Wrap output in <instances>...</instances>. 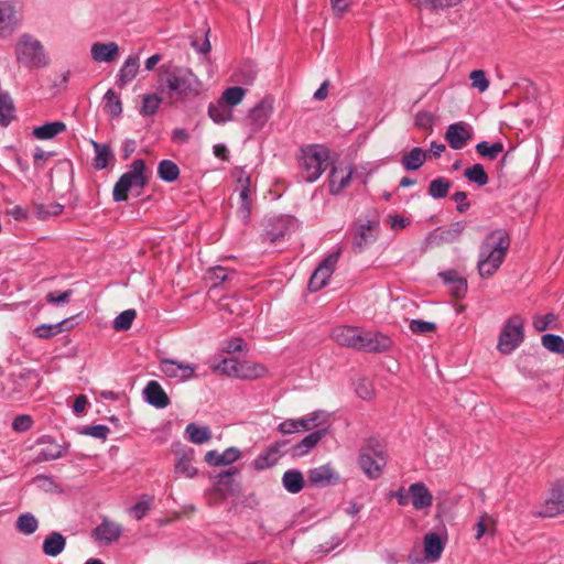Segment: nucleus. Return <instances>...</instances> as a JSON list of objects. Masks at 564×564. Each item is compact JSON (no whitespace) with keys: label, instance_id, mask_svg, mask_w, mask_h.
<instances>
[{"label":"nucleus","instance_id":"obj_9","mask_svg":"<svg viewBox=\"0 0 564 564\" xmlns=\"http://www.w3.org/2000/svg\"><path fill=\"white\" fill-rule=\"evenodd\" d=\"M535 514L542 518H554L564 514V481H557L551 487Z\"/></svg>","mask_w":564,"mask_h":564},{"label":"nucleus","instance_id":"obj_10","mask_svg":"<svg viewBox=\"0 0 564 564\" xmlns=\"http://www.w3.org/2000/svg\"><path fill=\"white\" fill-rule=\"evenodd\" d=\"M340 253L341 249L338 248L315 269L308 282V289L311 291L316 292L327 284L336 268Z\"/></svg>","mask_w":564,"mask_h":564},{"label":"nucleus","instance_id":"obj_23","mask_svg":"<svg viewBox=\"0 0 564 564\" xmlns=\"http://www.w3.org/2000/svg\"><path fill=\"white\" fill-rule=\"evenodd\" d=\"M285 442H276L261 453L254 460L253 466L258 470H263L274 466L282 456V447Z\"/></svg>","mask_w":564,"mask_h":564},{"label":"nucleus","instance_id":"obj_52","mask_svg":"<svg viewBox=\"0 0 564 564\" xmlns=\"http://www.w3.org/2000/svg\"><path fill=\"white\" fill-rule=\"evenodd\" d=\"M239 362L240 361L235 358H227L214 366L213 369L221 375L238 378Z\"/></svg>","mask_w":564,"mask_h":564},{"label":"nucleus","instance_id":"obj_39","mask_svg":"<svg viewBox=\"0 0 564 564\" xmlns=\"http://www.w3.org/2000/svg\"><path fill=\"white\" fill-rule=\"evenodd\" d=\"M91 145L95 151L94 166L97 170H104L108 166L109 161L112 159L113 154L108 144H102L96 141H91Z\"/></svg>","mask_w":564,"mask_h":564},{"label":"nucleus","instance_id":"obj_2","mask_svg":"<svg viewBox=\"0 0 564 564\" xmlns=\"http://www.w3.org/2000/svg\"><path fill=\"white\" fill-rule=\"evenodd\" d=\"M509 247V236L502 230L492 231L484 241L478 261V271L482 278L491 276L502 263Z\"/></svg>","mask_w":564,"mask_h":564},{"label":"nucleus","instance_id":"obj_12","mask_svg":"<svg viewBox=\"0 0 564 564\" xmlns=\"http://www.w3.org/2000/svg\"><path fill=\"white\" fill-rule=\"evenodd\" d=\"M378 223L375 220H358L355 228L352 249L356 253H360L365 247L373 242L377 238Z\"/></svg>","mask_w":564,"mask_h":564},{"label":"nucleus","instance_id":"obj_42","mask_svg":"<svg viewBox=\"0 0 564 564\" xmlns=\"http://www.w3.org/2000/svg\"><path fill=\"white\" fill-rule=\"evenodd\" d=\"M104 109L112 118H119L122 113V102L113 89H108L104 96Z\"/></svg>","mask_w":564,"mask_h":564},{"label":"nucleus","instance_id":"obj_3","mask_svg":"<svg viewBox=\"0 0 564 564\" xmlns=\"http://www.w3.org/2000/svg\"><path fill=\"white\" fill-rule=\"evenodd\" d=\"M329 152L326 148L312 144L301 150L299 158L300 176L303 181L315 182L327 169Z\"/></svg>","mask_w":564,"mask_h":564},{"label":"nucleus","instance_id":"obj_58","mask_svg":"<svg viewBox=\"0 0 564 564\" xmlns=\"http://www.w3.org/2000/svg\"><path fill=\"white\" fill-rule=\"evenodd\" d=\"M409 326L415 334H430L436 329V325L434 323L421 319H412Z\"/></svg>","mask_w":564,"mask_h":564},{"label":"nucleus","instance_id":"obj_41","mask_svg":"<svg viewBox=\"0 0 564 564\" xmlns=\"http://www.w3.org/2000/svg\"><path fill=\"white\" fill-rule=\"evenodd\" d=\"M165 100L164 96H159L158 94H147L142 97V106L140 108V115L143 117L154 116L162 101Z\"/></svg>","mask_w":564,"mask_h":564},{"label":"nucleus","instance_id":"obj_20","mask_svg":"<svg viewBox=\"0 0 564 564\" xmlns=\"http://www.w3.org/2000/svg\"><path fill=\"white\" fill-rule=\"evenodd\" d=\"M444 283L448 286V291L456 299H462L467 293V280L456 270H447L438 274Z\"/></svg>","mask_w":564,"mask_h":564},{"label":"nucleus","instance_id":"obj_35","mask_svg":"<svg viewBox=\"0 0 564 564\" xmlns=\"http://www.w3.org/2000/svg\"><path fill=\"white\" fill-rule=\"evenodd\" d=\"M444 550V544L436 533H429L424 538L425 557L432 561L438 560Z\"/></svg>","mask_w":564,"mask_h":564},{"label":"nucleus","instance_id":"obj_57","mask_svg":"<svg viewBox=\"0 0 564 564\" xmlns=\"http://www.w3.org/2000/svg\"><path fill=\"white\" fill-rule=\"evenodd\" d=\"M64 323H66V321H63L56 325L43 324L37 326L34 332L40 338H51L52 336L62 332V325Z\"/></svg>","mask_w":564,"mask_h":564},{"label":"nucleus","instance_id":"obj_60","mask_svg":"<svg viewBox=\"0 0 564 564\" xmlns=\"http://www.w3.org/2000/svg\"><path fill=\"white\" fill-rule=\"evenodd\" d=\"M33 420L30 415H19L12 422V429L17 432H25L31 429Z\"/></svg>","mask_w":564,"mask_h":564},{"label":"nucleus","instance_id":"obj_24","mask_svg":"<svg viewBox=\"0 0 564 564\" xmlns=\"http://www.w3.org/2000/svg\"><path fill=\"white\" fill-rule=\"evenodd\" d=\"M66 547V538L57 532L53 531L43 541L42 551L46 556L56 557L64 552Z\"/></svg>","mask_w":564,"mask_h":564},{"label":"nucleus","instance_id":"obj_47","mask_svg":"<svg viewBox=\"0 0 564 564\" xmlns=\"http://www.w3.org/2000/svg\"><path fill=\"white\" fill-rule=\"evenodd\" d=\"M464 176L478 186H484L488 183L489 178L484 169V166L479 163L474 164L470 167L465 169Z\"/></svg>","mask_w":564,"mask_h":564},{"label":"nucleus","instance_id":"obj_27","mask_svg":"<svg viewBox=\"0 0 564 564\" xmlns=\"http://www.w3.org/2000/svg\"><path fill=\"white\" fill-rule=\"evenodd\" d=\"M352 176V170L348 171L339 170L337 167H332L329 173V192L334 195L339 194L343 189H345Z\"/></svg>","mask_w":564,"mask_h":564},{"label":"nucleus","instance_id":"obj_21","mask_svg":"<svg viewBox=\"0 0 564 564\" xmlns=\"http://www.w3.org/2000/svg\"><path fill=\"white\" fill-rule=\"evenodd\" d=\"M361 330L357 327L339 326L333 330V338L340 346L359 350Z\"/></svg>","mask_w":564,"mask_h":564},{"label":"nucleus","instance_id":"obj_48","mask_svg":"<svg viewBox=\"0 0 564 564\" xmlns=\"http://www.w3.org/2000/svg\"><path fill=\"white\" fill-rule=\"evenodd\" d=\"M476 151L482 158L496 160L503 152V144L501 142L490 144L487 141H481L476 145Z\"/></svg>","mask_w":564,"mask_h":564},{"label":"nucleus","instance_id":"obj_43","mask_svg":"<svg viewBox=\"0 0 564 564\" xmlns=\"http://www.w3.org/2000/svg\"><path fill=\"white\" fill-rule=\"evenodd\" d=\"M532 326L538 332H545L549 329H557L560 327L558 316L554 313L545 315H536L533 317Z\"/></svg>","mask_w":564,"mask_h":564},{"label":"nucleus","instance_id":"obj_49","mask_svg":"<svg viewBox=\"0 0 564 564\" xmlns=\"http://www.w3.org/2000/svg\"><path fill=\"white\" fill-rule=\"evenodd\" d=\"M541 343L546 350L553 354H564V339L560 335L544 334L542 335Z\"/></svg>","mask_w":564,"mask_h":564},{"label":"nucleus","instance_id":"obj_32","mask_svg":"<svg viewBox=\"0 0 564 564\" xmlns=\"http://www.w3.org/2000/svg\"><path fill=\"white\" fill-rule=\"evenodd\" d=\"M426 160V152L419 147L413 148L410 152L404 153L401 158V164L406 171L419 170Z\"/></svg>","mask_w":564,"mask_h":564},{"label":"nucleus","instance_id":"obj_6","mask_svg":"<svg viewBox=\"0 0 564 564\" xmlns=\"http://www.w3.org/2000/svg\"><path fill=\"white\" fill-rule=\"evenodd\" d=\"M144 169L145 163L142 159H137L131 163L130 170L120 176L113 187L112 195L116 202L126 200L130 189H141L145 185Z\"/></svg>","mask_w":564,"mask_h":564},{"label":"nucleus","instance_id":"obj_17","mask_svg":"<svg viewBox=\"0 0 564 564\" xmlns=\"http://www.w3.org/2000/svg\"><path fill=\"white\" fill-rule=\"evenodd\" d=\"M122 534V527L109 519H104L93 531L96 541L111 544L119 540Z\"/></svg>","mask_w":564,"mask_h":564},{"label":"nucleus","instance_id":"obj_26","mask_svg":"<svg viewBox=\"0 0 564 564\" xmlns=\"http://www.w3.org/2000/svg\"><path fill=\"white\" fill-rule=\"evenodd\" d=\"M90 53L95 62H111L118 55L119 46L115 42H97L91 45Z\"/></svg>","mask_w":564,"mask_h":564},{"label":"nucleus","instance_id":"obj_53","mask_svg":"<svg viewBox=\"0 0 564 564\" xmlns=\"http://www.w3.org/2000/svg\"><path fill=\"white\" fill-rule=\"evenodd\" d=\"M134 317V310H126L121 312L113 321V328L119 332L129 329L132 325Z\"/></svg>","mask_w":564,"mask_h":564},{"label":"nucleus","instance_id":"obj_38","mask_svg":"<svg viewBox=\"0 0 564 564\" xmlns=\"http://www.w3.org/2000/svg\"><path fill=\"white\" fill-rule=\"evenodd\" d=\"M185 436L194 444H204L212 438V431L208 426H198L189 423L185 429Z\"/></svg>","mask_w":564,"mask_h":564},{"label":"nucleus","instance_id":"obj_64","mask_svg":"<svg viewBox=\"0 0 564 564\" xmlns=\"http://www.w3.org/2000/svg\"><path fill=\"white\" fill-rule=\"evenodd\" d=\"M243 340L239 337H235L224 343V350L228 354H234L237 351H241L243 349Z\"/></svg>","mask_w":564,"mask_h":564},{"label":"nucleus","instance_id":"obj_25","mask_svg":"<svg viewBox=\"0 0 564 564\" xmlns=\"http://www.w3.org/2000/svg\"><path fill=\"white\" fill-rule=\"evenodd\" d=\"M240 458V451L236 447H229L223 453L209 451L205 455V462L210 466L229 465Z\"/></svg>","mask_w":564,"mask_h":564},{"label":"nucleus","instance_id":"obj_11","mask_svg":"<svg viewBox=\"0 0 564 564\" xmlns=\"http://www.w3.org/2000/svg\"><path fill=\"white\" fill-rule=\"evenodd\" d=\"M159 368L165 377L180 382L188 381L195 377L196 371L195 365L170 358L162 359Z\"/></svg>","mask_w":564,"mask_h":564},{"label":"nucleus","instance_id":"obj_34","mask_svg":"<svg viewBox=\"0 0 564 564\" xmlns=\"http://www.w3.org/2000/svg\"><path fill=\"white\" fill-rule=\"evenodd\" d=\"M66 130L63 121L48 122L33 129V135L39 140H48Z\"/></svg>","mask_w":564,"mask_h":564},{"label":"nucleus","instance_id":"obj_45","mask_svg":"<svg viewBox=\"0 0 564 564\" xmlns=\"http://www.w3.org/2000/svg\"><path fill=\"white\" fill-rule=\"evenodd\" d=\"M236 274L235 271H229L224 267L210 268L206 273V280L210 283L212 288L219 286L223 282L231 280Z\"/></svg>","mask_w":564,"mask_h":564},{"label":"nucleus","instance_id":"obj_62","mask_svg":"<svg viewBox=\"0 0 564 564\" xmlns=\"http://www.w3.org/2000/svg\"><path fill=\"white\" fill-rule=\"evenodd\" d=\"M388 223L393 230L405 228L410 224V219L401 214H390Z\"/></svg>","mask_w":564,"mask_h":564},{"label":"nucleus","instance_id":"obj_46","mask_svg":"<svg viewBox=\"0 0 564 564\" xmlns=\"http://www.w3.org/2000/svg\"><path fill=\"white\" fill-rule=\"evenodd\" d=\"M158 175L162 181L172 183L178 178L180 169L173 161L163 160L159 163Z\"/></svg>","mask_w":564,"mask_h":564},{"label":"nucleus","instance_id":"obj_14","mask_svg":"<svg viewBox=\"0 0 564 564\" xmlns=\"http://www.w3.org/2000/svg\"><path fill=\"white\" fill-rule=\"evenodd\" d=\"M307 479L311 485L316 487H327L338 484L340 476L330 464H325L311 468L307 471Z\"/></svg>","mask_w":564,"mask_h":564},{"label":"nucleus","instance_id":"obj_15","mask_svg":"<svg viewBox=\"0 0 564 564\" xmlns=\"http://www.w3.org/2000/svg\"><path fill=\"white\" fill-rule=\"evenodd\" d=\"M20 23L14 6L8 1H0V39L11 36Z\"/></svg>","mask_w":564,"mask_h":564},{"label":"nucleus","instance_id":"obj_30","mask_svg":"<svg viewBox=\"0 0 564 564\" xmlns=\"http://www.w3.org/2000/svg\"><path fill=\"white\" fill-rule=\"evenodd\" d=\"M194 451L188 448L184 451V453L180 456L174 466V471L177 475L184 476L186 478H193L197 474L196 467L193 466Z\"/></svg>","mask_w":564,"mask_h":564},{"label":"nucleus","instance_id":"obj_18","mask_svg":"<svg viewBox=\"0 0 564 564\" xmlns=\"http://www.w3.org/2000/svg\"><path fill=\"white\" fill-rule=\"evenodd\" d=\"M445 139L452 149L460 150L471 139V132L468 131L465 123L457 122L448 126Z\"/></svg>","mask_w":564,"mask_h":564},{"label":"nucleus","instance_id":"obj_63","mask_svg":"<svg viewBox=\"0 0 564 564\" xmlns=\"http://www.w3.org/2000/svg\"><path fill=\"white\" fill-rule=\"evenodd\" d=\"M110 430L106 425H94L85 429V434L100 440H105Z\"/></svg>","mask_w":564,"mask_h":564},{"label":"nucleus","instance_id":"obj_56","mask_svg":"<svg viewBox=\"0 0 564 564\" xmlns=\"http://www.w3.org/2000/svg\"><path fill=\"white\" fill-rule=\"evenodd\" d=\"M475 527H476L475 538L477 540H480L485 533L490 532V530L494 529L495 521L489 514L484 513L479 517Z\"/></svg>","mask_w":564,"mask_h":564},{"label":"nucleus","instance_id":"obj_44","mask_svg":"<svg viewBox=\"0 0 564 564\" xmlns=\"http://www.w3.org/2000/svg\"><path fill=\"white\" fill-rule=\"evenodd\" d=\"M41 444L43 447L39 453V459L54 460L63 456V447L54 441L43 438Z\"/></svg>","mask_w":564,"mask_h":564},{"label":"nucleus","instance_id":"obj_8","mask_svg":"<svg viewBox=\"0 0 564 564\" xmlns=\"http://www.w3.org/2000/svg\"><path fill=\"white\" fill-rule=\"evenodd\" d=\"M327 421L328 413L323 410H317L304 417L284 420L279 424L278 431L282 434L306 432L323 426Z\"/></svg>","mask_w":564,"mask_h":564},{"label":"nucleus","instance_id":"obj_61","mask_svg":"<svg viewBox=\"0 0 564 564\" xmlns=\"http://www.w3.org/2000/svg\"><path fill=\"white\" fill-rule=\"evenodd\" d=\"M356 393L364 400H369L373 395L372 384L366 380L361 379L356 387Z\"/></svg>","mask_w":564,"mask_h":564},{"label":"nucleus","instance_id":"obj_19","mask_svg":"<svg viewBox=\"0 0 564 564\" xmlns=\"http://www.w3.org/2000/svg\"><path fill=\"white\" fill-rule=\"evenodd\" d=\"M410 502L415 510L429 509L433 505V496L424 482H414L409 487Z\"/></svg>","mask_w":564,"mask_h":564},{"label":"nucleus","instance_id":"obj_37","mask_svg":"<svg viewBox=\"0 0 564 564\" xmlns=\"http://www.w3.org/2000/svg\"><path fill=\"white\" fill-rule=\"evenodd\" d=\"M39 524V520L33 513L25 512L17 518L15 530L24 535H31L37 531Z\"/></svg>","mask_w":564,"mask_h":564},{"label":"nucleus","instance_id":"obj_4","mask_svg":"<svg viewBox=\"0 0 564 564\" xmlns=\"http://www.w3.org/2000/svg\"><path fill=\"white\" fill-rule=\"evenodd\" d=\"M17 59L30 68H40L47 65L43 45L30 34L20 36L15 45Z\"/></svg>","mask_w":564,"mask_h":564},{"label":"nucleus","instance_id":"obj_28","mask_svg":"<svg viewBox=\"0 0 564 564\" xmlns=\"http://www.w3.org/2000/svg\"><path fill=\"white\" fill-rule=\"evenodd\" d=\"M140 64L138 56H129L117 75V85L123 88L138 75Z\"/></svg>","mask_w":564,"mask_h":564},{"label":"nucleus","instance_id":"obj_31","mask_svg":"<svg viewBox=\"0 0 564 564\" xmlns=\"http://www.w3.org/2000/svg\"><path fill=\"white\" fill-rule=\"evenodd\" d=\"M15 106L10 94L0 93V126L6 128L15 119Z\"/></svg>","mask_w":564,"mask_h":564},{"label":"nucleus","instance_id":"obj_33","mask_svg":"<svg viewBox=\"0 0 564 564\" xmlns=\"http://www.w3.org/2000/svg\"><path fill=\"white\" fill-rule=\"evenodd\" d=\"M282 485L290 494H297L304 487V478L300 470L289 469L282 476Z\"/></svg>","mask_w":564,"mask_h":564},{"label":"nucleus","instance_id":"obj_54","mask_svg":"<svg viewBox=\"0 0 564 564\" xmlns=\"http://www.w3.org/2000/svg\"><path fill=\"white\" fill-rule=\"evenodd\" d=\"M469 79L471 80V87L476 88L479 93L486 91L489 87V80L482 69L470 72Z\"/></svg>","mask_w":564,"mask_h":564},{"label":"nucleus","instance_id":"obj_1","mask_svg":"<svg viewBox=\"0 0 564 564\" xmlns=\"http://www.w3.org/2000/svg\"><path fill=\"white\" fill-rule=\"evenodd\" d=\"M159 91L169 106H177L199 96L203 83L194 72L172 62L159 67Z\"/></svg>","mask_w":564,"mask_h":564},{"label":"nucleus","instance_id":"obj_5","mask_svg":"<svg viewBox=\"0 0 564 564\" xmlns=\"http://www.w3.org/2000/svg\"><path fill=\"white\" fill-rule=\"evenodd\" d=\"M524 337V319L519 315H513L502 325L497 349L502 355H510L522 344Z\"/></svg>","mask_w":564,"mask_h":564},{"label":"nucleus","instance_id":"obj_7","mask_svg":"<svg viewBox=\"0 0 564 564\" xmlns=\"http://www.w3.org/2000/svg\"><path fill=\"white\" fill-rule=\"evenodd\" d=\"M358 460L360 468L369 479H378L387 464L386 453L379 444L376 446L368 444L362 447Z\"/></svg>","mask_w":564,"mask_h":564},{"label":"nucleus","instance_id":"obj_16","mask_svg":"<svg viewBox=\"0 0 564 564\" xmlns=\"http://www.w3.org/2000/svg\"><path fill=\"white\" fill-rule=\"evenodd\" d=\"M392 345V340L380 333L361 330L359 350L368 352H382L388 350Z\"/></svg>","mask_w":564,"mask_h":564},{"label":"nucleus","instance_id":"obj_40","mask_svg":"<svg viewBox=\"0 0 564 564\" xmlns=\"http://www.w3.org/2000/svg\"><path fill=\"white\" fill-rule=\"evenodd\" d=\"M208 116L215 123H225L232 119L231 109L220 99L208 106Z\"/></svg>","mask_w":564,"mask_h":564},{"label":"nucleus","instance_id":"obj_13","mask_svg":"<svg viewBox=\"0 0 564 564\" xmlns=\"http://www.w3.org/2000/svg\"><path fill=\"white\" fill-rule=\"evenodd\" d=\"M273 105L274 98L272 96H265L249 110L248 119L253 131H258L264 127L273 112Z\"/></svg>","mask_w":564,"mask_h":564},{"label":"nucleus","instance_id":"obj_59","mask_svg":"<svg viewBox=\"0 0 564 564\" xmlns=\"http://www.w3.org/2000/svg\"><path fill=\"white\" fill-rule=\"evenodd\" d=\"M150 510V500L142 499L135 505H133L129 512L132 517H134L137 520H141Z\"/></svg>","mask_w":564,"mask_h":564},{"label":"nucleus","instance_id":"obj_22","mask_svg":"<svg viewBox=\"0 0 564 564\" xmlns=\"http://www.w3.org/2000/svg\"><path fill=\"white\" fill-rule=\"evenodd\" d=\"M145 401L158 408L164 409L170 404V399L158 381L151 380L143 390Z\"/></svg>","mask_w":564,"mask_h":564},{"label":"nucleus","instance_id":"obj_51","mask_svg":"<svg viewBox=\"0 0 564 564\" xmlns=\"http://www.w3.org/2000/svg\"><path fill=\"white\" fill-rule=\"evenodd\" d=\"M245 95H246V90L242 87L234 86V87L227 88L223 93L220 100L224 101L225 105H227L228 107H235L241 102Z\"/></svg>","mask_w":564,"mask_h":564},{"label":"nucleus","instance_id":"obj_55","mask_svg":"<svg viewBox=\"0 0 564 564\" xmlns=\"http://www.w3.org/2000/svg\"><path fill=\"white\" fill-rule=\"evenodd\" d=\"M421 7L432 10H444L457 6L463 0H416Z\"/></svg>","mask_w":564,"mask_h":564},{"label":"nucleus","instance_id":"obj_36","mask_svg":"<svg viewBox=\"0 0 564 564\" xmlns=\"http://www.w3.org/2000/svg\"><path fill=\"white\" fill-rule=\"evenodd\" d=\"M267 369L261 364L251 361H240L238 369V379H258L264 376Z\"/></svg>","mask_w":564,"mask_h":564},{"label":"nucleus","instance_id":"obj_29","mask_svg":"<svg viewBox=\"0 0 564 564\" xmlns=\"http://www.w3.org/2000/svg\"><path fill=\"white\" fill-rule=\"evenodd\" d=\"M327 429H318L317 431L306 435L301 442H299L293 447V455L295 456H304L306 455L312 448H314L321 440L326 435Z\"/></svg>","mask_w":564,"mask_h":564},{"label":"nucleus","instance_id":"obj_50","mask_svg":"<svg viewBox=\"0 0 564 564\" xmlns=\"http://www.w3.org/2000/svg\"><path fill=\"white\" fill-rule=\"evenodd\" d=\"M451 181L445 177H437L429 185V194L434 198H444L451 188Z\"/></svg>","mask_w":564,"mask_h":564}]
</instances>
